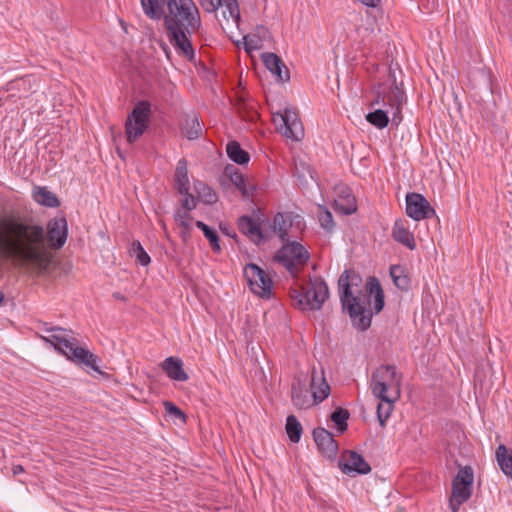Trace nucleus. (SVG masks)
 <instances>
[{
	"label": "nucleus",
	"mask_w": 512,
	"mask_h": 512,
	"mask_svg": "<svg viewBox=\"0 0 512 512\" xmlns=\"http://www.w3.org/2000/svg\"><path fill=\"white\" fill-rule=\"evenodd\" d=\"M68 238L65 217L47 222L46 229L32 221H22L13 214L0 216V255L13 258L20 265L39 273L46 272L52 261L51 250H60Z\"/></svg>",
	"instance_id": "1"
},
{
	"label": "nucleus",
	"mask_w": 512,
	"mask_h": 512,
	"mask_svg": "<svg viewBox=\"0 0 512 512\" xmlns=\"http://www.w3.org/2000/svg\"><path fill=\"white\" fill-rule=\"evenodd\" d=\"M339 296L343 311L351 318L353 326L366 331L371 326L373 312L368 309L370 298H373L375 314L384 307V291L376 277H370L362 291V278L355 271L345 270L338 280Z\"/></svg>",
	"instance_id": "2"
},
{
	"label": "nucleus",
	"mask_w": 512,
	"mask_h": 512,
	"mask_svg": "<svg viewBox=\"0 0 512 512\" xmlns=\"http://www.w3.org/2000/svg\"><path fill=\"white\" fill-rule=\"evenodd\" d=\"M167 10L163 19L169 43L178 55L194 61L192 35L201 27L199 9L193 0H167Z\"/></svg>",
	"instance_id": "3"
},
{
	"label": "nucleus",
	"mask_w": 512,
	"mask_h": 512,
	"mask_svg": "<svg viewBox=\"0 0 512 512\" xmlns=\"http://www.w3.org/2000/svg\"><path fill=\"white\" fill-rule=\"evenodd\" d=\"M42 330L51 334L49 336H41V339L51 344L59 353L66 356L67 359L76 364L85 365L95 372H101L98 365L101 361L100 358L88 349L78 346V340L75 337L69 336L65 329L43 323Z\"/></svg>",
	"instance_id": "4"
},
{
	"label": "nucleus",
	"mask_w": 512,
	"mask_h": 512,
	"mask_svg": "<svg viewBox=\"0 0 512 512\" xmlns=\"http://www.w3.org/2000/svg\"><path fill=\"white\" fill-rule=\"evenodd\" d=\"M402 375L396 366L380 365L371 375L370 389L379 400L397 401L401 396Z\"/></svg>",
	"instance_id": "5"
},
{
	"label": "nucleus",
	"mask_w": 512,
	"mask_h": 512,
	"mask_svg": "<svg viewBox=\"0 0 512 512\" xmlns=\"http://www.w3.org/2000/svg\"><path fill=\"white\" fill-rule=\"evenodd\" d=\"M289 295L292 305L301 310H319L329 296L326 282L315 277L307 286L295 285L290 288Z\"/></svg>",
	"instance_id": "6"
},
{
	"label": "nucleus",
	"mask_w": 512,
	"mask_h": 512,
	"mask_svg": "<svg viewBox=\"0 0 512 512\" xmlns=\"http://www.w3.org/2000/svg\"><path fill=\"white\" fill-rule=\"evenodd\" d=\"M373 95L371 107L375 105L390 107L393 110V121L401 120L400 114L405 102V92L402 83L397 84L395 72L391 68L388 69L387 80L374 85Z\"/></svg>",
	"instance_id": "7"
},
{
	"label": "nucleus",
	"mask_w": 512,
	"mask_h": 512,
	"mask_svg": "<svg viewBox=\"0 0 512 512\" xmlns=\"http://www.w3.org/2000/svg\"><path fill=\"white\" fill-rule=\"evenodd\" d=\"M152 116L151 103L138 101L125 121V134L129 144L136 142L149 128Z\"/></svg>",
	"instance_id": "8"
},
{
	"label": "nucleus",
	"mask_w": 512,
	"mask_h": 512,
	"mask_svg": "<svg viewBox=\"0 0 512 512\" xmlns=\"http://www.w3.org/2000/svg\"><path fill=\"white\" fill-rule=\"evenodd\" d=\"M474 472L471 466L461 467L451 483L449 507L452 512H459L473 494Z\"/></svg>",
	"instance_id": "9"
},
{
	"label": "nucleus",
	"mask_w": 512,
	"mask_h": 512,
	"mask_svg": "<svg viewBox=\"0 0 512 512\" xmlns=\"http://www.w3.org/2000/svg\"><path fill=\"white\" fill-rule=\"evenodd\" d=\"M309 257L307 249L296 241H288L275 255L276 261L282 264L294 277L304 267Z\"/></svg>",
	"instance_id": "10"
},
{
	"label": "nucleus",
	"mask_w": 512,
	"mask_h": 512,
	"mask_svg": "<svg viewBox=\"0 0 512 512\" xmlns=\"http://www.w3.org/2000/svg\"><path fill=\"white\" fill-rule=\"evenodd\" d=\"M244 277L250 290L263 299L272 297L273 282L269 274L258 265L250 263L244 267Z\"/></svg>",
	"instance_id": "11"
},
{
	"label": "nucleus",
	"mask_w": 512,
	"mask_h": 512,
	"mask_svg": "<svg viewBox=\"0 0 512 512\" xmlns=\"http://www.w3.org/2000/svg\"><path fill=\"white\" fill-rule=\"evenodd\" d=\"M406 214L415 221L429 219L435 216V209L427 199L419 193L406 195Z\"/></svg>",
	"instance_id": "12"
},
{
	"label": "nucleus",
	"mask_w": 512,
	"mask_h": 512,
	"mask_svg": "<svg viewBox=\"0 0 512 512\" xmlns=\"http://www.w3.org/2000/svg\"><path fill=\"white\" fill-rule=\"evenodd\" d=\"M199 2L202 8L208 13L217 11L219 7H224L223 17L227 21L231 19L237 26L239 25L241 17L237 0H199Z\"/></svg>",
	"instance_id": "13"
},
{
	"label": "nucleus",
	"mask_w": 512,
	"mask_h": 512,
	"mask_svg": "<svg viewBox=\"0 0 512 512\" xmlns=\"http://www.w3.org/2000/svg\"><path fill=\"white\" fill-rule=\"evenodd\" d=\"M278 115L282 122L281 133L287 138L301 140L304 136V129L298 113L292 109H285L283 113Z\"/></svg>",
	"instance_id": "14"
},
{
	"label": "nucleus",
	"mask_w": 512,
	"mask_h": 512,
	"mask_svg": "<svg viewBox=\"0 0 512 512\" xmlns=\"http://www.w3.org/2000/svg\"><path fill=\"white\" fill-rule=\"evenodd\" d=\"M224 176L241 192L244 198H253L256 185L252 178L245 177L240 170L232 164H228L225 167Z\"/></svg>",
	"instance_id": "15"
},
{
	"label": "nucleus",
	"mask_w": 512,
	"mask_h": 512,
	"mask_svg": "<svg viewBox=\"0 0 512 512\" xmlns=\"http://www.w3.org/2000/svg\"><path fill=\"white\" fill-rule=\"evenodd\" d=\"M339 467L348 475L368 474L371 471L368 462L355 451H346L339 460Z\"/></svg>",
	"instance_id": "16"
},
{
	"label": "nucleus",
	"mask_w": 512,
	"mask_h": 512,
	"mask_svg": "<svg viewBox=\"0 0 512 512\" xmlns=\"http://www.w3.org/2000/svg\"><path fill=\"white\" fill-rule=\"evenodd\" d=\"M314 441L319 451L328 458H333L338 452V443L331 432L318 427L313 431Z\"/></svg>",
	"instance_id": "17"
},
{
	"label": "nucleus",
	"mask_w": 512,
	"mask_h": 512,
	"mask_svg": "<svg viewBox=\"0 0 512 512\" xmlns=\"http://www.w3.org/2000/svg\"><path fill=\"white\" fill-rule=\"evenodd\" d=\"M262 62L267 70H269L281 82L290 80V72L283 60L275 53L265 52L261 55Z\"/></svg>",
	"instance_id": "18"
},
{
	"label": "nucleus",
	"mask_w": 512,
	"mask_h": 512,
	"mask_svg": "<svg viewBox=\"0 0 512 512\" xmlns=\"http://www.w3.org/2000/svg\"><path fill=\"white\" fill-rule=\"evenodd\" d=\"M310 389L314 405L321 403L329 396L330 386L323 372L318 374L315 370L312 371Z\"/></svg>",
	"instance_id": "19"
},
{
	"label": "nucleus",
	"mask_w": 512,
	"mask_h": 512,
	"mask_svg": "<svg viewBox=\"0 0 512 512\" xmlns=\"http://www.w3.org/2000/svg\"><path fill=\"white\" fill-rule=\"evenodd\" d=\"M391 236L394 241L405 246L409 250L416 249V242L413 233L399 219L394 222Z\"/></svg>",
	"instance_id": "20"
},
{
	"label": "nucleus",
	"mask_w": 512,
	"mask_h": 512,
	"mask_svg": "<svg viewBox=\"0 0 512 512\" xmlns=\"http://www.w3.org/2000/svg\"><path fill=\"white\" fill-rule=\"evenodd\" d=\"M291 397L294 406L298 409H308L314 405L311 395L304 383L294 381L291 388Z\"/></svg>",
	"instance_id": "21"
},
{
	"label": "nucleus",
	"mask_w": 512,
	"mask_h": 512,
	"mask_svg": "<svg viewBox=\"0 0 512 512\" xmlns=\"http://www.w3.org/2000/svg\"><path fill=\"white\" fill-rule=\"evenodd\" d=\"M161 367L167 376L174 381L184 382L188 380V375L183 369V362L178 357L170 356L166 358Z\"/></svg>",
	"instance_id": "22"
},
{
	"label": "nucleus",
	"mask_w": 512,
	"mask_h": 512,
	"mask_svg": "<svg viewBox=\"0 0 512 512\" xmlns=\"http://www.w3.org/2000/svg\"><path fill=\"white\" fill-rule=\"evenodd\" d=\"M238 228L241 233L250 240L259 244L263 240V234L259 224L250 216H241L238 220Z\"/></svg>",
	"instance_id": "23"
},
{
	"label": "nucleus",
	"mask_w": 512,
	"mask_h": 512,
	"mask_svg": "<svg viewBox=\"0 0 512 512\" xmlns=\"http://www.w3.org/2000/svg\"><path fill=\"white\" fill-rule=\"evenodd\" d=\"M34 201L42 206L49 208H57L60 201L56 194L48 190L46 187L35 186L32 191Z\"/></svg>",
	"instance_id": "24"
},
{
	"label": "nucleus",
	"mask_w": 512,
	"mask_h": 512,
	"mask_svg": "<svg viewBox=\"0 0 512 512\" xmlns=\"http://www.w3.org/2000/svg\"><path fill=\"white\" fill-rule=\"evenodd\" d=\"M175 186L180 194H187L190 190V181L188 177V163L182 158L178 161L175 170Z\"/></svg>",
	"instance_id": "25"
},
{
	"label": "nucleus",
	"mask_w": 512,
	"mask_h": 512,
	"mask_svg": "<svg viewBox=\"0 0 512 512\" xmlns=\"http://www.w3.org/2000/svg\"><path fill=\"white\" fill-rule=\"evenodd\" d=\"M334 208L336 211L342 212L345 215H350L356 212V199L350 193L349 189L341 191L338 198L334 201Z\"/></svg>",
	"instance_id": "26"
},
{
	"label": "nucleus",
	"mask_w": 512,
	"mask_h": 512,
	"mask_svg": "<svg viewBox=\"0 0 512 512\" xmlns=\"http://www.w3.org/2000/svg\"><path fill=\"white\" fill-rule=\"evenodd\" d=\"M144 14L152 20H161L167 0H140Z\"/></svg>",
	"instance_id": "27"
},
{
	"label": "nucleus",
	"mask_w": 512,
	"mask_h": 512,
	"mask_svg": "<svg viewBox=\"0 0 512 512\" xmlns=\"http://www.w3.org/2000/svg\"><path fill=\"white\" fill-rule=\"evenodd\" d=\"M272 227L281 240H287L288 242V231L292 227V216L288 213H277L273 219Z\"/></svg>",
	"instance_id": "28"
},
{
	"label": "nucleus",
	"mask_w": 512,
	"mask_h": 512,
	"mask_svg": "<svg viewBox=\"0 0 512 512\" xmlns=\"http://www.w3.org/2000/svg\"><path fill=\"white\" fill-rule=\"evenodd\" d=\"M495 456L502 472L512 480V449L501 444L497 447Z\"/></svg>",
	"instance_id": "29"
},
{
	"label": "nucleus",
	"mask_w": 512,
	"mask_h": 512,
	"mask_svg": "<svg viewBox=\"0 0 512 512\" xmlns=\"http://www.w3.org/2000/svg\"><path fill=\"white\" fill-rule=\"evenodd\" d=\"M390 276L394 285L402 290L408 291L410 288V278L405 267L401 265H392L390 267Z\"/></svg>",
	"instance_id": "30"
},
{
	"label": "nucleus",
	"mask_w": 512,
	"mask_h": 512,
	"mask_svg": "<svg viewBox=\"0 0 512 512\" xmlns=\"http://www.w3.org/2000/svg\"><path fill=\"white\" fill-rule=\"evenodd\" d=\"M237 111L240 117L247 122H255L259 118V113L254 101H246L240 98L237 102Z\"/></svg>",
	"instance_id": "31"
},
{
	"label": "nucleus",
	"mask_w": 512,
	"mask_h": 512,
	"mask_svg": "<svg viewBox=\"0 0 512 512\" xmlns=\"http://www.w3.org/2000/svg\"><path fill=\"white\" fill-rule=\"evenodd\" d=\"M226 153L228 157L239 165H244L249 162L250 155L247 151L242 149L237 141H230L226 146Z\"/></svg>",
	"instance_id": "32"
},
{
	"label": "nucleus",
	"mask_w": 512,
	"mask_h": 512,
	"mask_svg": "<svg viewBox=\"0 0 512 512\" xmlns=\"http://www.w3.org/2000/svg\"><path fill=\"white\" fill-rule=\"evenodd\" d=\"M182 130L189 140H195L202 134V125L198 117L193 115L185 119Z\"/></svg>",
	"instance_id": "33"
},
{
	"label": "nucleus",
	"mask_w": 512,
	"mask_h": 512,
	"mask_svg": "<svg viewBox=\"0 0 512 512\" xmlns=\"http://www.w3.org/2000/svg\"><path fill=\"white\" fill-rule=\"evenodd\" d=\"M195 225L203 232L204 236L208 239L211 249L214 252H219L221 250V247L217 231L200 220L196 221Z\"/></svg>",
	"instance_id": "34"
},
{
	"label": "nucleus",
	"mask_w": 512,
	"mask_h": 512,
	"mask_svg": "<svg viewBox=\"0 0 512 512\" xmlns=\"http://www.w3.org/2000/svg\"><path fill=\"white\" fill-rule=\"evenodd\" d=\"M194 188L198 194V197L205 204H214L217 201V199H218L217 194L207 184H205L201 181H197L194 184Z\"/></svg>",
	"instance_id": "35"
},
{
	"label": "nucleus",
	"mask_w": 512,
	"mask_h": 512,
	"mask_svg": "<svg viewBox=\"0 0 512 512\" xmlns=\"http://www.w3.org/2000/svg\"><path fill=\"white\" fill-rule=\"evenodd\" d=\"M286 432L291 442L298 443L302 434V426L294 415L286 419Z\"/></svg>",
	"instance_id": "36"
},
{
	"label": "nucleus",
	"mask_w": 512,
	"mask_h": 512,
	"mask_svg": "<svg viewBox=\"0 0 512 512\" xmlns=\"http://www.w3.org/2000/svg\"><path fill=\"white\" fill-rule=\"evenodd\" d=\"M366 120L378 129H384L389 123L387 111L376 109L366 115Z\"/></svg>",
	"instance_id": "37"
},
{
	"label": "nucleus",
	"mask_w": 512,
	"mask_h": 512,
	"mask_svg": "<svg viewBox=\"0 0 512 512\" xmlns=\"http://www.w3.org/2000/svg\"><path fill=\"white\" fill-rule=\"evenodd\" d=\"M396 401L380 400L377 406V418L381 427H385L386 421L391 416Z\"/></svg>",
	"instance_id": "38"
},
{
	"label": "nucleus",
	"mask_w": 512,
	"mask_h": 512,
	"mask_svg": "<svg viewBox=\"0 0 512 512\" xmlns=\"http://www.w3.org/2000/svg\"><path fill=\"white\" fill-rule=\"evenodd\" d=\"M349 412L346 409L343 408H337L332 414H331V420L336 424L337 430L340 433H343L347 430V420L349 419Z\"/></svg>",
	"instance_id": "39"
},
{
	"label": "nucleus",
	"mask_w": 512,
	"mask_h": 512,
	"mask_svg": "<svg viewBox=\"0 0 512 512\" xmlns=\"http://www.w3.org/2000/svg\"><path fill=\"white\" fill-rule=\"evenodd\" d=\"M317 217L323 229H325L328 232H331L333 230L335 224L333 221L332 214L324 206H318Z\"/></svg>",
	"instance_id": "40"
},
{
	"label": "nucleus",
	"mask_w": 512,
	"mask_h": 512,
	"mask_svg": "<svg viewBox=\"0 0 512 512\" xmlns=\"http://www.w3.org/2000/svg\"><path fill=\"white\" fill-rule=\"evenodd\" d=\"M131 251H132L133 255L136 257L137 261L142 266H147L150 263V261H151L150 256L144 250V248L142 247V245L139 241H134L132 243Z\"/></svg>",
	"instance_id": "41"
},
{
	"label": "nucleus",
	"mask_w": 512,
	"mask_h": 512,
	"mask_svg": "<svg viewBox=\"0 0 512 512\" xmlns=\"http://www.w3.org/2000/svg\"><path fill=\"white\" fill-rule=\"evenodd\" d=\"M165 411L170 415L182 421H185L186 415L180 410L174 403L166 401L164 402Z\"/></svg>",
	"instance_id": "42"
},
{
	"label": "nucleus",
	"mask_w": 512,
	"mask_h": 512,
	"mask_svg": "<svg viewBox=\"0 0 512 512\" xmlns=\"http://www.w3.org/2000/svg\"><path fill=\"white\" fill-rule=\"evenodd\" d=\"M184 195V198L181 200V206H182V209L184 210H187V211H192L193 209L196 208V200H195V197L189 193V191L187 192V194H183Z\"/></svg>",
	"instance_id": "43"
},
{
	"label": "nucleus",
	"mask_w": 512,
	"mask_h": 512,
	"mask_svg": "<svg viewBox=\"0 0 512 512\" xmlns=\"http://www.w3.org/2000/svg\"><path fill=\"white\" fill-rule=\"evenodd\" d=\"M189 212L190 211H187V210H184V209L177 210V212L175 214L176 222L177 223H181L182 221L191 220L192 217L190 216Z\"/></svg>",
	"instance_id": "44"
},
{
	"label": "nucleus",
	"mask_w": 512,
	"mask_h": 512,
	"mask_svg": "<svg viewBox=\"0 0 512 512\" xmlns=\"http://www.w3.org/2000/svg\"><path fill=\"white\" fill-rule=\"evenodd\" d=\"M178 224L183 228L182 237L185 239L191 230L190 220L182 221Z\"/></svg>",
	"instance_id": "45"
},
{
	"label": "nucleus",
	"mask_w": 512,
	"mask_h": 512,
	"mask_svg": "<svg viewBox=\"0 0 512 512\" xmlns=\"http://www.w3.org/2000/svg\"><path fill=\"white\" fill-rule=\"evenodd\" d=\"M12 472L14 475H18L24 472V468L22 465H14L12 467Z\"/></svg>",
	"instance_id": "46"
},
{
	"label": "nucleus",
	"mask_w": 512,
	"mask_h": 512,
	"mask_svg": "<svg viewBox=\"0 0 512 512\" xmlns=\"http://www.w3.org/2000/svg\"><path fill=\"white\" fill-rule=\"evenodd\" d=\"M4 299H5L4 293L2 291H0V305L3 304Z\"/></svg>",
	"instance_id": "47"
},
{
	"label": "nucleus",
	"mask_w": 512,
	"mask_h": 512,
	"mask_svg": "<svg viewBox=\"0 0 512 512\" xmlns=\"http://www.w3.org/2000/svg\"><path fill=\"white\" fill-rule=\"evenodd\" d=\"M252 49H253V47H252V46H250L248 43H245V50H246L247 52L251 51Z\"/></svg>",
	"instance_id": "48"
},
{
	"label": "nucleus",
	"mask_w": 512,
	"mask_h": 512,
	"mask_svg": "<svg viewBox=\"0 0 512 512\" xmlns=\"http://www.w3.org/2000/svg\"><path fill=\"white\" fill-rule=\"evenodd\" d=\"M114 297L117 298V299H121V300L123 299V297L120 296L119 293H114Z\"/></svg>",
	"instance_id": "49"
}]
</instances>
